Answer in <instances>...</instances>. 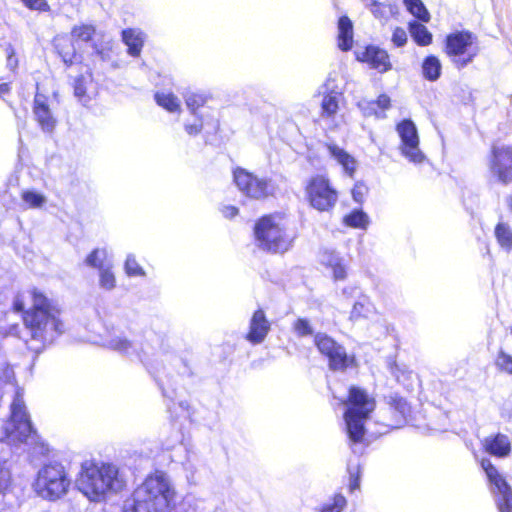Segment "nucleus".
I'll use <instances>...</instances> for the list:
<instances>
[{
    "label": "nucleus",
    "instance_id": "bf43d9fd",
    "mask_svg": "<svg viewBox=\"0 0 512 512\" xmlns=\"http://www.w3.org/2000/svg\"><path fill=\"white\" fill-rule=\"evenodd\" d=\"M63 60H64L65 63H72L71 57L68 58L67 55H63Z\"/></svg>",
    "mask_w": 512,
    "mask_h": 512
},
{
    "label": "nucleus",
    "instance_id": "0eeeda50",
    "mask_svg": "<svg viewBox=\"0 0 512 512\" xmlns=\"http://www.w3.org/2000/svg\"><path fill=\"white\" fill-rule=\"evenodd\" d=\"M70 486L64 466L53 462L44 465L37 473L34 489L43 499L55 501L63 497Z\"/></svg>",
    "mask_w": 512,
    "mask_h": 512
},
{
    "label": "nucleus",
    "instance_id": "49530a36",
    "mask_svg": "<svg viewBox=\"0 0 512 512\" xmlns=\"http://www.w3.org/2000/svg\"><path fill=\"white\" fill-rule=\"evenodd\" d=\"M392 42L397 46V47H402L405 45V43L407 42V34H406V31L403 29V28H400V27H397L394 31H393V35H392Z\"/></svg>",
    "mask_w": 512,
    "mask_h": 512
},
{
    "label": "nucleus",
    "instance_id": "f8f14e48",
    "mask_svg": "<svg viewBox=\"0 0 512 512\" xmlns=\"http://www.w3.org/2000/svg\"><path fill=\"white\" fill-rule=\"evenodd\" d=\"M481 467L491 484L492 493L500 512H512V490L489 459H482Z\"/></svg>",
    "mask_w": 512,
    "mask_h": 512
},
{
    "label": "nucleus",
    "instance_id": "7c9ffc66",
    "mask_svg": "<svg viewBox=\"0 0 512 512\" xmlns=\"http://www.w3.org/2000/svg\"><path fill=\"white\" fill-rule=\"evenodd\" d=\"M495 237L499 245L510 251L512 249V230L506 223H499L495 228Z\"/></svg>",
    "mask_w": 512,
    "mask_h": 512
},
{
    "label": "nucleus",
    "instance_id": "dca6fc26",
    "mask_svg": "<svg viewBox=\"0 0 512 512\" xmlns=\"http://www.w3.org/2000/svg\"><path fill=\"white\" fill-rule=\"evenodd\" d=\"M102 344L120 354L139 356L137 344L128 339L122 331L114 327L106 330L102 338Z\"/></svg>",
    "mask_w": 512,
    "mask_h": 512
},
{
    "label": "nucleus",
    "instance_id": "13d9d810",
    "mask_svg": "<svg viewBox=\"0 0 512 512\" xmlns=\"http://www.w3.org/2000/svg\"><path fill=\"white\" fill-rule=\"evenodd\" d=\"M506 204H507L508 208L510 209V211L512 212V196H510L506 199Z\"/></svg>",
    "mask_w": 512,
    "mask_h": 512
},
{
    "label": "nucleus",
    "instance_id": "09e8293b",
    "mask_svg": "<svg viewBox=\"0 0 512 512\" xmlns=\"http://www.w3.org/2000/svg\"><path fill=\"white\" fill-rule=\"evenodd\" d=\"M358 107L361 109L364 116H371V115L375 114V115H377V117H380V115H378L375 110V103L372 101H366V100L360 101L358 103Z\"/></svg>",
    "mask_w": 512,
    "mask_h": 512
},
{
    "label": "nucleus",
    "instance_id": "39448f33",
    "mask_svg": "<svg viewBox=\"0 0 512 512\" xmlns=\"http://www.w3.org/2000/svg\"><path fill=\"white\" fill-rule=\"evenodd\" d=\"M346 404L348 408L344 414V420L348 437L354 443L361 442L365 434V422L375 408L374 399L364 390L351 387Z\"/></svg>",
    "mask_w": 512,
    "mask_h": 512
},
{
    "label": "nucleus",
    "instance_id": "b1692460",
    "mask_svg": "<svg viewBox=\"0 0 512 512\" xmlns=\"http://www.w3.org/2000/svg\"><path fill=\"white\" fill-rule=\"evenodd\" d=\"M186 107L194 117H198L199 109L212 98L211 94L205 91H187L183 94Z\"/></svg>",
    "mask_w": 512,
    "mask_h": 512
},
{
    "label": "nucleus",
    "instance_id": "6ab92c4d",
    "mask_svg": "<svg viewBox=\"0 0 512 512\" xmlns=\"http://www.w3.org/2000/svg\"><path fill=\"white\" fill-rule=\"evenodd\" d=\"M325 148L329 156L342 166L344 172L352 176L357 166L355 158L334 143H326Z\"/></svg>",
    "mask_w": 512,
    "mask_h": 512
},
{
    "label": "nucleus",
    "instance_id": "393cba45",
    "mask_svg": "<svg viewBox=\"0 0 512 512\" xmlns=\"http://www.w3.org/2000/svg\"><path fill=\"white\" fill-rule=\"evenodd\" d=\"M353 44V24L347 16H342L338 21V46L343 51H348Z\"/></svg>",
    "mask_w": 512,
    "mask_h": 512
},
{
    "label": "nucleus",
    "instance_id": "aec40b11",
    "mask_svg": "<svg viewBox=\"0 0 512 512\" xmlns=\"http://www.w3.org/2000/svg\"><path fill=\"white\" fill-rule=\"evenodd\" d=\"M485 451L496 457H506L511 452V442L504 434L486 437L483 441Z\"/></svg>",
    "mask_w": 512,
    "mask_h": 512
},
{
    "label": "nucleus",
    "instance_id": "4468645a",
    "mask_svg": "<svg viewBox=\"0 0 512 512\" xmlns=\"http://www.w3.org/2000/svg\"><path fill=\"white\" fill-rule=\"evenodd\" d=\"M397 132L401 138L402 154L410 162L422 163L425 156L419 148V137L415 124L411 120H403L397 125Z\"/></svg>",
    "mask_w": 512,
    "mask_h": 512
},
{
    "label": "nucleus",
    "instance_id": "8fccbe9b",
    "mask_svg": "<svg viewBox=\"0 0 512 512\" xmlns=\"http://www.w3.org/2000/svg\"><path fill=\"white\" fill-rule=\"evenodd\" d=\"M10 480V473L5 468L4 463L0 462V492L5 489Z\"/></svg>",
    "mask_w": 512,
    "mask_h": 512
},
{
    "label": "nucleus",
    "instance_id": "ea45409f",
    "mask_svg": "<svg viewBox=\"0 0 512 512\" xmlns=\"http://www.w3.org/2000/svg\"><path fill=\"white\" fill-rule=\"evenodd\" d=\"M125 272L130 277L145 276L144 269L138 264L133 255H128L125 261Z\"/></svg>",
    "mask_w": 512,
    "mask_h": 512
},
{
    "label": "nucleus",
    "instance_id": "9d476101",
    "mask_svg": "<svg viewBox=\"0 0 512 512\" xmlns=\"http://www.w3.org/2000/svg\"><path fill=\"white\" fill-rule=\"evenodd\" d=\"M446 51L454 57L459 68L469 64L478 53L475 37L469 32H457L449 35L446 41Z\"/></svg>",
    "mask_w": 512,
    "mask_h": 512
},
{
    "label": "nucleus",
    "instance_id": "72a5a7b5",
    "mask_svg": "<svg viewBox=\"0 0 512 512\" xmlns=\"http://www.w3.org/2000/svg\"><path fill=\"white\" fill-rule=\"evenodd\" d=\"M404 5L406 6L407 10L419 20L423 22L429 21V12L421 0H404Z\"/></svg>",
    "mask_w": 512,
    "mask_h": 512
},
{
    "label": "nucleus",
    "instance_id": "412c9836",
    "mask_svg": "<svg viewBox=\"0 0 512 512\" xmlns=\"http://www.w3.org/2000/svg\"><path fill=\"white\" fill-rule=\"evenodd\" d=\"M362 60L379 72H386L391 68L387 52L374 46L365 49Z\"/></svg>",
    "mask_w": 512,
    "mask_h": 512
},
{
    "label": "nucleus",
    "instance_id": "bb28decb",
    "mask_svg": "<svg viewBox=\"0 0 512 512\" xmlns=\"http://www.w3.org/2000/svg\"><path fill=\"white\" fill-rule=\"evenodd\" d=\"M409 31L413 40L420 46H427L432 42V34L421 23L410 22Z\"/></svg>",
    "mask_w": 512,
    "mask_h": 512
},
{
    "label": "nucleus",
    "instance_id": "6e6552de",
    "mask_svg": "<svg viewBox=\"0 0 512 512\" xmlns=\"http://www.w3.org/2000/svg\"><path fill=\"white\" fill-rule=\"evenodd\" d=\"M233 180L238 190L243 195L255 200L272 196L276 189L271 179L258 177L243 168H236L233 171Z\"/></svg>",
    "mask_w": 512,
    "mask_h": 512
},
{
    "label": "nucleus",
    "instance_id": "6e6d98bb",
    "mask_svg": "<svg viewBox=\"0 0 512 512\" xmlns=\"http://www.w3.org/2000/svg\"><path fill=\"white\" fill-rule=\"evenodd\" d=\"M7 66L11 70H14L17 67V59L13 57V51H11V53L8 55Z\"/></svg>",
    "mask_w": 512,
    "mask_h": 512
},
{
    "label": "nucleus",
    "instance_id": "5701e85b",
    "mask_svg": "<svg viewBox=\"0 0 512 512\" xmlns=\"http://www.w3.org/2000/svg\"><path fill=\"white\" fill-rule=\"evenodd\" d=\"M122 41L128 47V54L138 57L145 42V34L138 28H127L122 31Z\"/></svg>",
    "mask_w": 512,
    "mask_h": 512
},
{
    "label": "nucleus",
    "instance_id": "4d7b16f0",
    "mask_svg": "<svg viewBox=\"0 0 512 512\" xmlns=\"http://www.w3.org/2000/svg\"><path fill=\"white\" fill-rule=\"evenodd\" d=\"M11 90L10 84L7 82L0 83V97L8 94Z\"/></svg>",
    "mask_w": 512,
    "mask_h": 512
},
{
    "label": "nucleus",
    "instance_id": "f03ea898",
    "mask_svg": "<svg viewBox=\"0 0 512 512\" xmlns=\"http://www.w3.org/2000/svg\"><path fill=\"white\" fill-rule=\"evenodd\" d=\"M77 485L79 491L90 501L99 502L108 494L121 491L125 481L116 465L86 463L82 466Z\"/></svg>",
    "mask_w": 512,
    "mask_h": 512
},
{
    "label": "nucleus",
    "instance_id": "79ce46f5",
    "mask_svg": "<svg viewBox=\"0 0 512 512\" xmlns=\"http://www.w3.org/2000/svg\"><path fill=\"white\" fill-rule=\"evenodd\" d=\"M293 329L299 337L313 334V328L310 322L305 318H298L293 325Z\"/></svg>",
    "mask_w": 512,
    "mask_h": 512
},
{
    "label": "nucleus",
    "instance_id": "e433bc0d",
    "mask_svg": "<svg viewBox=\"0 0 512 512\" xmlns=\"http://www.w3.org/2000/svg\"><path fill=\"white\" fill-rule=\"evenodd\" d=\"M391 407L399 414L403 421H406L411 413V407L405 399L398 396L391 397Z\"/></svg>",
    "mask_w": 512,
    "mask_h": 512
},
{
    "label": "nucleus",
    "instance_id": "864d4df0",
    "mask_svg": "<svg viewBox=\"0 0 512 512\" xmlns=\"http://www.w3.org/2000/svg\"><path fill=\"white\" fill-rule=\"evenodd\" d=\"M375 106L377 105L382 110L388 109L390 106V98L386 94H382L378 97V99L374 102Z\"/></svg>",
    "mask_w": 512,
    "mask_h": 512
},
{
    "label": "nucleus",
    "instance_id": "473e14b6",
    "mask_svg": "<svg viewBox=\"0 0 512 512\" xmlns=\"http://www.w3.org/2000/svg\"><path fill=\"white\" fill-rule=\"evenodd\" d=\"M106 257V250L95 249L86 257L85 263L88 266L97 268L101 271L111 265L110 263H106Z\"/></svg>",
    "mask_w": 512,
    "mask_h": 512
},
{
    "label": "nucleus",
    "instance_id": "cd10ccee",
    "mask_svg": "<svg viewBox=\"0 0 512 512\" xmlns=\"http://www.w3.org/2000/svg\"><path fill=\"white\" fill-rule=\"evenodd\" d=\"M21 199L26 208L40 209L47 203V198L35 190L26 189L21 192Z\"/></svg>",
    "mask_w": 512,
    "mask_h": 512
},
{
    "label": "nucleus",
    "instance_id": "37998d69",
    "mask_svg": "<svg viewBox=\"0 0 512 512\" xmlns=\"http://www.w3.org/2000/svg\"><path fill=\"white\" fill-rule=\"evenodd\" d=\"M369 311L368 303L357 301L352 308L350 318L352 320H357L361 317H365L367 312Z\"/></svg>",
    "mask_w": 512,
    "mask_h": 512
},
{
    "label": "nucleus",
    "instance_id": "de8ad7c7",
    "mask_svg": "<svg viewBox=\"0 0 512 512\" xmlns=\"http://www.w3.org/2000/svg\"><path fill=\"white\" fill-rule=\"evenodd\" d=\"M22 2L30 9L39 11L49 10V5L45 0H22Z\"/></svg>",
    "mask_w": 512,
    "mask_h": 512
},
{
    "label": "nucleus",
    "instance_id": "f3484780",
    "mask_svg": "<svg viewBox=\"0 0 512 512\" xmlns=\"http://www.w3.org/2000/svg\"><path fill=\"white\" fill-rule=\"evenodd\" d=\"M33 115L43 132L52 133L54 131L57 120L48 105V98L44 94L36 93L33 101Z\"/></svg>",
    "mask_w": 512,
    "mask_h": 512
},
{
    "label": "nucleus",
    "instance_id": "1a4fd4ad",
    "mask_svg": "<svg viewBox=\"0 0 512 512\" xmlns=\"http://www.w3.org/2000/svg\"><path fill=\"white\" fill-rule=\"evenodd\" d=\"M306 194L310 205L318 211H329L338 200V192L324 175L310 178L306 186Z\"/></svg>",
    "mask_w": 512,
    "mask_h": 512
},
{
    "label": "nucleus",
    "instance_id": "f257e3e1",
    "mask_svg": "<svg viewBox=\"0 0 512 512\" xmlns=\"http://www.w3.org/2000/svg\"><path fill=\"white\" fill-rule=\"evenodd\" d=\"M13 307L15 311L23 312L24 326L32 339L40 344L36 351L65 332L59 304L36 288L17 295Z\"/></svg>",
    "mask_w": 512,
    "mask_h": 512
},
{
    "label": "nucleus",
    "instance_id": "58836bf2",
    "mask_svg": "<svg viewBox=\"0 0 512 512\" xmlns=\"http://www.w3.org/2000/svg\"><path fill=\"white\" fill-rule=\"evenodd\" d=\"M74 94L80 102L86 104L90 97L87 95V78L80 76L74 82Z\"/></svg>",
    "mask_w": 512,
    "mask_h": 512
},
{
    "label": "nucleus",
    "instance_id": "4be33fe9",
    "mask_svg": "<svg viewBox=\"0 0 512 512\" xmlns=\"http://www.w3.org/2000/svg\"><path fill=\"white\" fill-rule=\"evenodd\" d=\"M320 262L332 271L335 280L345 279L346 265L337 253L332 250H324L320 256Z\"/></svg>",
    "mask_w": 512,
    "mask_h": 512
},
{
    "label": "nucleus",
    "instance_id": "052dcab7",
    "mask_svg": "<svg viewBox=\"0 0 512 512\" xmlns=\"http://www.w3.org/2000/svg\"><path fill=\"white\" fill-rule=\"evenodd\" d=\"M511 335H512V326H511Z\"/></svg>",
    "mask_w": 512,
    "mask_h": 512
},
{
    "label": "nucleus",
    "instance_id": "c03bdc74",
    "mask_svg": "<svg viewBox=\"0 0 512 512\" xmlns=\"http://www.w3.org/2000/svg\"><path fill=\"white\" fill-rule=\"evenodd\" d=\"M203 124L202 116L198 114V117H195V121L193 123H186L184 128L187 134L197 135L202 131Z\"/></svg>",
    "mask_w": 512,
    "mask_h": 512
},
{
    "label": "nucleus",
    "instance_id": "423d86ee",
    "mask_svg": "<svg viewBox=\"0 0 512 512\" xmlns=\"http://www.w3.org/2000/svg\"><path fill=\"white\" fill-rule=\"evenodd\" d=\"M257 245L266 251L283 253L292 243L283 219L279 216H266L260 219L254 228Z\"/></svg>",
    "mask_w": 512,
    "mask_h": 512
},
{
    "label": "nucleus",
    "instance_id": "2f4dec72",
    "mask_svg": "<svg viewBox=\"0 0 512 512\" xmlns=\"http://www.w3.org/2000/svg\"><path fill=\"white\" fill-rule=\"evenodd\" d=\"M494 365L496 369L504 374L512 375V355L500 348L495 356Z\"/></svg>",
    "mask_w": 512,
    "mask_h": 512
},
{
    "label": "nucleus",
    "instance_id": "9b49d317",
    "mask_svg": "<svg viewBox=\"0 0 512 512\" xmlns=\"http://www.w3.org/2000/svg\"><path fill=\"white\" fill-rule=\"evenodd\" d=\"M314 343L318 351L328 359L330 369L344 370L353 364L354 357L349 356L345 348L327 334L317 333Z\"/></svg>",
    "mask_w": 512,
    "mask_h": 512
},
{
    "label": "nucleus",
    "instance_id": "c85d7f7f",
    "mask_svg": "<svg viewBox=\"0 0 512 512\" xmlns=\"http://www.w3.org/2000/svg\"><path fill=\"white\" fill-rule=\"evenodd\" d=\"M423 76L429 81H435L441 74V63L435 56H428L422 64Z\"/></svg>",
    "mask_w": 512,
    "mask_h": 512
},
{
    "label": "nucleus",
    "instance_id": "a878e982",
    "mask_svg": "<svg viewBox=\"0 0 512 512\" xmlns=\"http://www.w3.org/2000/svg\"><path fill=\"white\" fill-rule=\"evenodd\" d=\"M155 101L159 106L171 113L181 111L180 100L171 92H157L155 94Z\"/></svg>",
    "mask_w": 512,
    "mask_h": 512
},
{
    "label": "nucleus",
    "instance_id": "4c0bfd02",
    "mask_svg": "<svg viewBox=\"0 0 512 512\" xmlns=\"http://www.w3.org/2000/svg\"><path fill=\"white\" fill-rule=\"evenodd\" d=\"M111 265L99 271V285L105 290H112L116 286L114 273L111 271Z\"/></svg>",
    "mask_w": 512,
    "mask_h": 512
},
{
    "label": "nucleus",
    "instance_id": "c756f323",
    "mask_svg": "<svg viewBox=\"0 0 512 512\" xmlns=\"http://www.w3.org/2000/svg\"><path fill=\"white\" fill-rule=\"evenodd\" d=\"M344 223L352 228L366 229L369 217L362 210L356 209L344 217Z\"/></svg>",
    "mask_w": 512,
    "mask_h": 512
},
{
    "label": "nucleus",
    "instance_id": "603ef678",
    "mask_svg": "<svg viewBox=\"0 0 512 512\" xmlns=\"http://www.w3.org/2000/svg\"><path fill=\"white\" fill-rule=\"evenodd\" d=\"M221 212L225 218L231 219L238 214V208L232 205L223 206Z\"/></svg>",
    "mask_w": 512,
    "mask_h": 512
},
{
    "label": "nucleus",
    "instance_id": "20e7f679",
    "mask_svg": "<svg viewBox=\"0 0 512 512\" xmlns=\"http://www.w3.org/2000/svg\"><path fill=\"white\" fill-rule=\"evenodd\" d=\"M10 418L0 424V441H7L9 444L33 442L36 437L26 406L23 400L21 389H17L10 407Z\"/></svg>",
    "mask_w": 512,
    "mask_h": 512
},
{
    "label": "nucleus",
    "instance_id": "a211bd4d",
    "mask_svg": "<svg viewBox=\"0 0 512 512\" xmlns=\"http://www.w3.org/2000/svg\"><path fill=\"white\" fill-rule=\"evenodd\" d=\"M269 331L270 323L264 311L261 309L255 311L250 320L249 332L246 339L252 344H260L265 340Z\"/></svg>",
    "mask_w": 512,
    "mask_h": 512
},
{
    "label": "nucleus",
    "instance_id": "7ed1b4c3",
    "mask_svg": "<svg viewBox=\"0 0 512 512\" xmlns=\"http://www.w3.org/2000/svg\"><path fill=\"white\" fill-rule=\"evenodd\" d=\"M174 497L164 474L148 476L126 502L123 512H168Z\"/></svg>",
    "mask_w": 512,
    "mask_h": 512
},
{
    "label": "nucleus",
    "instance_id": "ddd939ff",
    "mask_svg": "<svg viewBox=\"0 0 512 512\" xmlns=\"http://www.w3.org/2000/svg\"><path fill=\"white\" fill-rule=\"evenodd\" d=\"M491 174L503 184L512 182V146L493 144L488 156Z\"/></svg>",
    "mask_w": 512,
    "mask_h": 512
},
{
    "label": "nucleus",
    "instance_id": "2eb2a0df",
    "mask_svg": "<svg viewBox=\"0 0 512 512\" xmlns=\"http://www.w3.org/2000/svg\"><path fill=\"white\" fill-rule=\"evenodd\" d=\"M322 94L320 116L323 120L334 121L343 100V95L335 84V77L332 74H329L323 84Z\"/></svg>",
    "mask_w": 512,
    "mask_h": 512
},
{
    "label": "nucleus",
    "instance_id": "5fc2aeb1",
    "mask_svg": "<svg viewBox=\"0 0 512 512\" xmlns=\"http://www.w3.org/2000/svg\"><path fill=\"white\" fill-rule=\"evenodd\" d=\"M360 486V481H359V476L356 475L354 476L352 473H351V476H350V483H349V489L351 492H353L354 490L358 489Z\"/></svg>",
    "mask_w": 512,
    "mask_h": 512
},
{
    "label": "nucleus",
    "instance_id": "a19ab883",
    "mask_svg": "<svg viewBox=\"0 0 512 512\" xmlns=\"http://www.w3.org/2000/svg\"><path fill=\"white\" fill-rule=\"evenodd\" d=\"M362 4L370 10L375 18L381 19L386 15L385 5L378 0H361Z\"/></svg>",
    "mask_w": 512,
    "mask_h": 512
},
{
    "label": "nucleus",
    "instance_id": "f704fd0d",
    "mask_svg": "<svg viewBox=\"0 0 512 512\" xmlns=\"http://www.w3.org/2000/svg\"><path fill=\"white\" fill-rule=\"evenodd\" d=\"M347 505V500L342 494H336L325 502L318 512H342Z\"/></svg>",
    "mask_w": 512,
    "mask_h": 512
},
{
    "label": "nucleus",
    "instance_id": "a18cd8bd",
    "mask_svg": "<svg viewBox=\"0 0 512 512\" xmlns=\"http://www.w3.org/2000/svg\"><path fill=\"white\" fill-rule=\"evenodd\" d=\"M368 188L363 183H356L352 189V197L357 203H362Z\"/></svg>",
    "mask_w": 512,
    "mask_h": 512
},
{
    "label": "nucleus",
    "instance_id": "c9c22d12",
    "mask_svg": "<svg viewBox=\"0 0 512 512\" xmlns=\"http://www.w3.org/2000/svg\"><path fill=\"white\" fill-rule=\"evenodd\" d=\"M95 34V28L93 25L82 24L79 26H75L71 35L75 41L88 42L90 41Z\"/></svg>",
    "mask_w": 512,
    "mask_h": 512
},
{
    "label": "nucleus",
    "instance_id": "3c124183",
    "mask_svg": "<svg viewBox=\"0 0 512 512\" xmlns=\"http://www.w3.org/2000/svg\"><path fill=\"white\" fill-rule=\"evenodd\" d=\"M0 379L5 383H11L14 379V371L11 366L6 365L2 369V373L0 374Z\"/></svg>",
    "mask_w": 512,
    "mask_h": 512
}]
</instances>
